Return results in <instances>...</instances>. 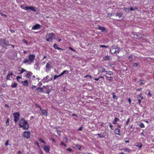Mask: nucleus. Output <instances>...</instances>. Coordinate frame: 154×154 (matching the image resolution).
<instances>
[{"instance_id":"obj_36","label":"nucleus","mask_w":154,"mask_h":154,"mask_svg":"<svg viewBox=\"0 0 154 154\" xmlns=\"http://www.w3.org/2000/svg\"><path fill=\"white\" fill-rule=\"evenodd\" d=\"M39 140L41 142L44 143H45V142L44 141V140L42 138H39Z\"/></svg>"},{"instance_id":"obj_44","label":"nucleus","mask_w":154,"mask_h":154,"mask_svg":"<svg viewBox=\"0 0 154 154\" xmlns=\"http://www.w3.org/2000/svg\"><path fill=\"white\" fill-rule=\"evenodd\" d=\"M138 66V63H135L134 64L133 66L135 67H137Z\"/></svg>"},{"instance_id":"obj_54","label":"nucleus","mask_w":154,"mask_h":154,"mask_svg":"<svg viewBox=\"0 0 154 154\" xmlns=\"http://www.w3.org/2000/svg\"><path fill=\"white\" fill-rule=\"evenodd\" d=\"M21 8L23 9H25V7L24 5H22L21 6Z\"/></svg>"},{"instance_id":"obj_56","label":"nucleus","mask_w":154,"mask_h":154,"mask_svg":"<svg viewBox=\"0 0 154 154\" xmlns=\"http://www.w3.org/2000/svg\"><path fill=\"white\" fill-rule=\"evenodd\" d=\"M129 121V119H128L127 121L126 125H128V124Z\"/></svg>"},{"instance_id":"obj_59","label":"nucleus","mask_w":154,"mask_h":154,"mask_svg":"<svg viewBox=\"0 0 154 154\" xmlns=\"http://www.w3.org/2000/svg\"><path fill=\"white\" fill-rule=\"evenodd\" d=\"M64 74V73L63 72L60 74L59 75H60V76H61L63 75Z\"/></svg>"},{"instance_id":"obj_10","label":"nucleus","mask_w":154,"mask_h":154,"mask_svg":"<svg viewBox=\"0 0 154 154\" xmlns=\"http://www.w3.org/2000/svg\"><path fill=\"white\" fill-rule=\"evenodd\" d=\"M41 25L38 24H36L35 25H34L32 28V29H41Z\"/></svg>"},{"instance_id":"obj_35","label":"nucleus","mask_w":154,"mask_h":154,"mask_svg":"<svg viewBox=\"0 0 154 154\" xmlns=\"http://www.w3.org/2000/svg\"><path fill=\"white\" fill-rule=\"evenodd\" d=\"M107 71L104 68H102L101 70V72H106Z\"/></svg>"},{"instance_id":"obj_3","label":"nucleus","mask_w":154,"mask_h":154,"mask_svg":"<svg viewBox=\"0 0 154 154\" xmlns=\"http://www.w3.org/2000/svg\"><path fill=\"white\" fill-rule=\"evenodd\" d=\"M0 44L1 45L3 48H7V46L10 45L9 44V41L8 40L2 39L0 40Z\"/></svg>"},{"instance_id":"obj_51","label":"nucleus","mask_w":154,"mask_h":154,"mask_svg":"<svg viewBox=\"0 0 154 154\" xmlns=\"http://www.w3.org/2000/svg\"><path fill=\"white\" fill-rule=\"evenodd\" d=\"M1 14L2 15V16H3L4 17H7V15H6L5 14H3L2 13H1Z\"/></svg>"},{"instance_id":"obj_4","label":"nucleus","mask_w":154,"mask_h":154,"mask_svg":"<svg viewBox=\"0 0 154 154\" xmlns=\"http://www.w3.org/2000/svg\"><path fill=\"white\" fill-rule=\"evenodd\" d=\"M46 37L47 41L48 42H51L55 38V36L54 33H51L48 34L46 36Z\"/></svg>"},{"instance_id":"obj_22","label":"nucleus","mask_w":154,"mask_h":154,"mask_svg":"<svg viewBox=\"0 0 154 154\" xmlns=\"http://www.w3.org/2000/svg\"><path fill=\"white\" fill-rule=\"evenodd\" d=\"M119 121V119L117 117H116L115 118L114 121L113 122V123L114 124H116V122Z\"/></svg>"},{"instance_id":"obj_26","label":"nucleus","mask_w":154,"mask_h":154,"mask_svg":"<svg viewBox=\"0 0 154 154\" xmlns=\"http://www.w3.org/2000/svg\"><path fill=\"white\" fill-rule=\"evenodd\" d=\"M17 85V83H12L11 85V87L12 88H15Z\"/></svg>"},{"instance_id":"obj_8","label":"nucleus","mask_w":154,"mask_h":154,"mask_svg":"<svg viewBox=\"0 0 154 154\" xmlns=\"http://www.w3.org/2000/svg\"><path fill=\"white\" fill-rule=\"evenodd\" d=\"M23 137L27 139L29 138L30 137V132L28 131H24L23 134Z\"/></svg>"},{"instance_id":"obj_62","label":"nucleus","mask_w":154,"mask_h":154,"mask_svg":"<svg viewBox=\"0 0 154 154\" xmlns=\"http://www.w3.org/2000/svg\"><path fill=\"white\" fill-rule=\"evenodd\" d=\"M109 127H110V128L112 130H113V129L112 128V125H109Z\"/></svg>"},{"instance_id":"obj_32","label":"nucleus","mask_w":154,"mask_h":154,"mask_svg":"<svg viewBox=\"0 0 154 154\" xmlns=\"http://www.w3.org/2000/svg\"><path fill=\"white\" fill-rule=\"evenodd\" d=\"M54 47L55 49H61L60 48H59V47H58L57 45L56 44H54Z\"/></svg>"},{"instance_id":"obj_15","label":"nucleus","mask_w":154,"mask_h":154,"mask_svg":"<svg viewBox=\"0 0 154 154\" xmlns=\"http://www.w3.org/2000/svg\"><path fill=\"white\" fill-rule=\"evenodd\" d=\"M51 64L49 63H47L46 65V72H47L51 69Z\"/></svg>"},{"instance_id":"obj_38","label":"nucleus","mask_w":154,"mask_h":154,"mask_svg":"<svg viewBox=\"0 0 154 154\" xmlns=\"http://www.w3.org/2000/svg\"><path fill=\"white\" fill-rule=\"evenodd\" d=\"M6 125L7 126H8L9 125V119L8 118L6 121Z\"/></svg>"},{"instance_id":"obj_45","label":"nucleus","mask_w":154,"mask_h":154,"mask_svg":"<svg viewBox=\"0 0 154 154\" xmlns=\"http://www.w3.org/2000/svg\"><path fill=\"white\" fill-rule=\"evenodd\" d=\"M22 78V77L19 76H17L16 78V79L17 81H18V79H21Z\"/></svg>"},{"instance_id":"obj_18","label":"nucleus","mask_w":154,"mask_h":154,"mask_svg":"<svg viewBox=\"0 0 154 154\" xmlns=\"http://www.w3.org/2000/svg\"><path fill=\"white\" fill-rule=\"evenodd\" d=\"M115 133L116 134H117L118 135L120 134V130L119 129H116L114 131Z\"/></svg>"},{"instance_id":"obj_31","label":"nucleus","mask_w":154,"mask_h":154,"mask_svg":"<svg viewBox=\"0 0 154 154\" xmlns=\"http://www.w3.org/2000/svg\"><path fill=\"white\" fill-rule=\"evenodd\" d=\"M128 59L130 61H132L133 59V55H131L128 57Z\"/></svg>"},{"instance_id":"obj_41","label":"nucleus","mask_w":154,"mask_h":154,"mask_svg":"<svg viewBox=\"0 0 154 154\" xmlns=\"http://www.w3.org/2000/svg\"><path fill=\"white\" fill-rule=\"evenodd\" d=\"M10 76L8 74V75L6 77V79L7 80H10Z\"/></svg>"},{"instance_id":"obj_42","label":"nucleus","mask_w":154,"mask_h":154,"mask_svg":"<svg viewBox=\"0 0 154 154\" xmlns=\"http://www.w3.org/2000/svg\"><path fill=\"white\" fill-rule=\"evenodd\" d=\"M97 135L99 136L100 137V138L104 137L103 135L101 134H98Z\"/></svg>"},{"instance_id":"obj_50","label":"nucleus","mask_w":154,"mask_h":154,"mask_svg":"<svg viewBox=\"0 0 154 154\" xmlns=\"http://www.w3.org/2000/svg\"><path fill=\"white\" fill-rule=\"evenodd\" d=\"M8 140L6 141V142H5V145L6 146H7L8 145Z\"/></svg>"},{"instance_id":"obj_21","label":"nucleus","mask_w":154,"mask_h":154,"mask_svg":"<svg viewBox=\"0 0 154 154\" xmlns=\"http://www.w3.org/2000/svg\"><path fill=\"white\" fill-rule=\"evenodd\" d=\"M98 29L100 30H101L102 31H105L106 30L105 29L104 27H101V26H99Z\"/></svg>"},{"instance_id":"obj_17","label":"nucleus","mask_w":154,"mask_h":154,"mask_svg":"<svg viewBox=\"0 0 154 154\" xmlns=\"http://www.w3.org/2000/svg\"><path fill=\"white\" fill-rule=\"evenodd\" d=\"M74 147L75 149H78L79 150L81 149V146L79 144H74Z\"/></svg>"},{"instance_id":"obj_14","label":"nucleus","mask_w":154,"mask_h":154,"mask_svg":"<svg viewBox=\"0 0 154 154\" xmlns=\"http://www.w3.org/2000/svg\"><path fill=\"white\" fill-rule=\"evenodd\" d=\"M21 83L24 86H27L29 85V82L27 80L22 81Z\"/></svg>"},{"instance_id":"obj_29","label":"nucleus","mask_w":154,"mask_h":154,"mask_svg":"<svg viewBox=\"0 0 154 154\" xmlns=\"http://www.w3.org/2000/svg\"><path fill=\"white\" fill-rule=\"evenodd\" d=\"M21 71L20 70V69H19V71H20V74H22V73L23 72H26V71H27L26 70H25V69H23V68H21Z\"/></svg>"},{"instance_id":"obj_47","label":"nucleus","mask_w":154,"mask_h":154,"mask_svg":"<svg viewBox=\"0 0 154 154\" xmlns=\"http://www.w3.org/2000/svg\"><path fill=\"white\" fill-rule=\"evenodd\" d=\"M69 48L70 50H72V51H73L74 52L75 51L74 49H73L71 47H69Z\"/></svg>"},{"instance_id":"obj_48","label":"nucleus","mask_w":154,"mask_h":154,"mask_svg":"<svg viewBox=\"0 0 154 154\" xmlns=\"http://www.w3.org/2000/svg\"><path fill=\"white\" fill-rule=\"evenodd\" d=\"M124 150L127 151L128 152H129L130 151V150L128 148H126L124 149Z\"/></svg>"},{"instance_id":"obj_1","label":"nucleus","mask_w":154,"mask_h":154,"mask_svg":"<svg viewBox=\"0 0 154 154\" xmlns=\"http://www.w3.org/2000/svg\"><path fill=\"white\" fill-rule=\"evenodd\" d=\"M19 125L20 128H22L24 130H27L29 128L27 122L24 118H22L19 121Z\"/></svg>"},{"instance_id":"obj_6","label":"nucleus","mask_w":154,"mask_h":154,"mask_svg":"<svg viewBox=\"0 0 154 154\" xmlns=\"http://www.w3.org/2000/svg\"><path fill=\"white\" fill-rule=\"evenodd\" d=\"M52 76L51 77H49L48 75H47L43 79L42 81L44 83L47 82L52 80Z\"/></svg>"},{"instance_id":"obj_5","label":"nucleus","mask_w":154,"mask_h":154,"mask_svg":"<svg viewBox=\"0 0 154 154\" xmlns=\"http://www.w3.org/2000/svg\"><path fill=\"white\" fill-rule=\"evenodd\" d=\"M14 118V122L15 123L17 122L19 119L20 113L19 112H17L13 114Z\"/></svg>"},{"instance_id":"obj_28","label":"nucleus","mask_w":154,"mask_h":154,"mask_svg":"<svg viewBox=\"0 0 154 154\" xmlns=\"http://www.w3.org/2000/svg\"><path fill=\"white\" fill-rule=\"evenodd\" d=\"M112 94L113 95L112 98L114 99L115 100V99H117V97L116 95H115L114 93L113 92L112 93Z\"/></svg>"},{"instance_id":"obj_27","label":"nucleus","mask_w":154,"mask_h":154,"mask_svg":"<svg viewBox=\"0 0 154 154\" xmlns=\"http://www.w3.org/2000/svg\"><path fill=\"white\" fill-rule=\"evenodd\" d=\"M109 56H106L103 57L104 60H109Z\"/></svg>"},{"instance_id":"obj_34","label":"nucleus","mask_w":154,"mask_h":154,"mask_svg":"<svg viewBox=\"0 0 154 154\" xmlns=\"http://www.w3.org/2000/svg\"><path fill=\"white\" fill-rule=\"evenodd\" d=\"M139 126L141 128H143L144 127V124L142 123H141L140 124Z\"/></svg>"},{"instance_id":"obj_46","label":"nucleus","mask_w":154,"mask_h":154,"mask_svg":"<svg viewBox=\"0 0 154 154\" xmlns=\"http://www.w3.org/2000/svg\"><path fill=\"white\" fill-rule=\"evenodd\" d=\"M63 140H65L66 143L68 142V139L66 137H64L63 138Z\"/></svg>"},{"instance_id":"obj_61","label":"nucleus","mask_w":154,"mask_h":154,"mask_svg":"<svg viewBox=\"0 0 154 154\" xmlns=\"http://www.w3.org/2000/svg\"><path fill=\"white\" fill-rule=\"evenodd\" d=\"M5 107H7L8 108H9V106L7 104H5Z\"/></svg>"},{"instance_id":"obj_30","label":"nucleus","mask_w":154,"mask_h":154,"mask_svg":"<svg viewBox=\"0 0 154 154\" xmlns=\"http://www.w3.org/2000/svg\"><path fill=\"white\" fill-rule=\"evenodd\" d=\"M37 88L36 87V86H35V85H33L31 87V89L32 90L35 91V90L36 89V88Z\"/></svg>"},{"instance_id":"obj_39","label":"nucleus","mask_w":154,"mask_h":154,"mask_svg":"<svg viewBox=\"0 0 154 154\" xmlns=\"http://www.w3.org/2000/svg\"><path fill=\"white\" fill-rule=\"evenodd\" d=\"M100 47L101 48L103 47V48H107L108 47V46H106V45H100Z\"/></svg>"},{"instance_id":"obj_40","label":"nucleus","mask_w":154,"mask_h":154,"mask_svg":"<svg viewBox=\"0 0 154 154\" xmlns=\"http://www.w3.org/2000/svg\"><path fill=\"white\" fill-rule=\"evenodd\" d=\"M88 77L89 78V79H91V78H92V76L91 75H86L85 76V78H87V77Z\"/></svg>"},{"instance_id":"obj_25","label":"nucleus","mask_w":154,"mask_h":154,"mask_svg":"<svg viewBox=\"0 0 154 154\" xmlns=\"http://www.w3.org/2000/svg\"><path fill=\"white\" fill-rule=\"evenodd\" d=\"M122 16V13H118L116 14V16H118L119 17H121Z\"/></svg>"},{"instance_id":"obj_23","label":"nucleus","mask_w":154,"mask_h":154,"mask_svg":"<svg viewBox=\"0 0 154 154\" xmlns=\"http://www.w3.org/2000/svg\"><path fill=\"white\" fill-rule=\"evenodd\" d=\"M107 78V79H108V80L109 81H113V78L112 77H109L108 76H105Z\"/></svg>"},{"instance_id":"obj_7","label":"nucleus","mask_w":154,"mask_h":154,"mask_svg":"<svg viewBox=\"0 0 154 154\" xmlns=\"http://www.w3.org/2000/svg\"><path fill=\"white\" fill-rule=\"evenodd\" d=\"M35 56L34 54H30L29 56V61L32 63L33 62L35 58Z\"/></svg>"},{"instance_id":"obj_57","label":"nucleus","mask_w":154,"mask_h":154,"mask_svg":"<svg viewBox=\"0 0 154 154\" xmlns=\"http://www.w3.org/2000/svg\"><path fill=\"white\" fill-rule=\"evenodd\" d=\"M8 75H9L10 76H12L13 75V72H11L9 74H8Z\"/></svg>"},{"instance_id":"obj_2","label":"nucleus","mask_w":154,"mask_h":154,"mask_svg":"<svg viewBox=\"0 0 154 154\" xmlns=\"http://www.w3.org/2000/svg\"><path fill=\"white\" fill-rule=\"evenodd\" d=\"M120 49L116 45H113L110 48V51L112 54H118L120 51Z\"/></svg>"},{"instance_id":"obj_12","label":"nucleus","mask_w":154,"mask_h":154,"mask_svg":"<svg viewBox=\"0 0 154 154\" xmlns=\"http://www.w3.org/2000/svg\"><path fill=\"white\" fill-rule=\"evenodd\" d=\"M25 10L27 11H28V10H30L34 12H35L36 11V10L32 6H31L30 7L28 6H26L25 7Z\"/></svg>"},{"instance_id":"obj_55","label":"nucleus","mask_w":154,"mask_h":154,"mask_svg":"<svg viewBox=\"0 0 154 154\" xmlns=\"http://www.w3.org/2000/svg\"><path fill=\"white\" fill-rule=\"evenodd\" d=\"M137 146L140 149L142 147V145L141 144L139 146L137 145Z\"/></svg>"},{"instance_id":"obj_24","label":"nucleus","mask_w":154,"mask_h":154,"mask_svg":"<svg viewBox=\"0 0 154 154\" xmlns=\"http://www.w3.org/2000/svg\"><path fill=\"white\" fill-rule=\"evenodd\" d=\"M55 128L56 129V131L57 133L58 134L59 136H60L61 134V131H60L58 130L57 128Z\"/></svg>"},{"instance_id":"obj_9","label":"nucleus","mask_w":154,"mask_h":154,"mask_svg":"<svg viewBox=\"0 0 154 154\" xmlns=\"http://www.w3.org/2000/svg\"><path fill=\"white\" fill-rule=\"evenodd\" d=\"M142 94L140 93L139 95L137 96V98L138 99V103L139 104H140L141 100L143 99V97L142 96Z\"/></svg>"},{"instance_id":"obj_43","label":"nucleus","mask_w":154,"mask_h":154,"mask_svg":"<svg viewBox=\"0 0 154 154\" xmlns=\"http://www.w3.org/2000/svg\"><path fill=\"white\" fill-rule=\"evenodd\" d=\"M69 71L67 70H64L63 72L64 74H68L69 73Z\"/></svg>"},{"instance_id":"obj_53","label":"nucleus","mask_w":154,"mask_h":154,"mask_svg":"<svg viewBox=\"0 0 154 154\" xmlns=\"http://www.w3.org/2000/svg\"><path fill=\"white\" fill-rule=\"evenodd\" d=\"M61 144L62 145H63L65 147H66L67 146L63 142H62L61 143Z\"/></svg>"},{"instance_id":"obj_60","label":"nucleus","mask_w":154,"mask_h":154,"mask_svg":"<svg viewBox=\"0 0 154 154\" xmlns=\"http://www.w3.org/2000/svg\"><path fill=\"white\" fill-rule=\"evenodd\" d=\"M148 95L149 96H152V94H151V93H150V91L149 92V93H148Z\"/></svg>"},{"instance_id":"obj_11","label":"nucleus","mask_w":154,"mask_h":154,"mask_svg":"<svg viewBox=\"0 0 154 154\" xmlns=\"http://www.w3.org/2000/svg\"><path fill=\"white\" fill-rule=\"evenodd\" d=\"M43 148L46 153L49 152L50 148L48 146H44L43 147Z\"/></svg>"},{"instance_id":"obj_33","label":"nucleus","mask_w":154,"mask_h":154,"mask_svg":"<svg viewBox=\"0 0 154 154\" xmlns=\"http://www.w3.org/2000/svg\"><path fill=\"white\" fill-rule=\"evenodd\" d=\"M29 61V59H25L23 61V63H28Z\"/></svg>"},{"instance_id":"obj_20","label":"nucleus","mask_w":154,"mask_h":154,"mask_svg":"<svg viewBox=\"0 0 154 154\" xmlns=\"http://www.w3.org/2000/svg\"><path fill=\"white\" fill-rule=\"evenodd\" d=\"M106 74L110 75H113V72L111 71H107L106 73Z\"/></svg>"},{"instance_id":"obj_63","label":"nucleus","mask_w":154,"mask_h":154,"mask_svg":"<svg viewBox=\"0 0 154 154\" xmlns=\"http://www.w3.org/2000/svg\"><path fill=\"white\" fill-rule=\"evenodd\" d=\"M82 127H80V128L79 129H78V130L79 131H82Z\"/></svg>"},{"instance_id":"obj_58","label":"nucleus","mask_w":154,"mask_h":154,"mask_svg":"<svg viewBox=\"0 0 154 154\" xmlns=\"http://www.w3.org/2000/svg\"><path fill=\"white\" fill-rule=\"evenodd\" d=\"M130 10L131 11H134V9L133 8V7H131L130 8Z\"/></svg>"},{"instance_id":"obj_52","label":"nucleus","mask_w":154,"mask_h":154,"mask_svg":"<svg viewBox=\"0 0 154 154\" xmlns=\"http://www.w3.org/2000/svg\"><path fill=\"white\" fill-rule=\"evenodd\" d=\"M67 150L70 152H71L72 151V150L70 148H68L67 149Z\"/></svg>"},{"instance_id":"obj_16","label":"nucleus","mask_w":154,"mask_h":154,"mask_svg":"<svg viewBox=\"0 0 154 154\" xmlns=\"http://www.w3.org/2000/svg\"><path fill=\"white\" fill-rule=\"evenodd\" d=\"M32 74L31 72H29L26 74V78L29 79L31 78Z\"/></svg>"},{"instance_id":"obj_13","label":"nucleus","mask_w":154,"mask_h":154,"mask_svg":"<svg viewBox=\"0 0 154 154\" xmlns=\"http://www.w3.org/2000/svg\"><path fill=\"white\" fill-rule=\"evenodd\" d=\"M35 91L37 92H43L44 91L42 88L41 87H38L37 88H36L35 90Z\"/></svg>"},{"instance_id":"obj_64","label":"nucleus","mask_w":154,"mask_h":154,"mask_svg":"<svg viewBox=\"0 0 154 154\" xmlns=\"http://www.w3.org/2000/svg\"><path fill=\"white\" fill-rule=\"evenodd\" d=\"M142 90V88H138L137 90V91H141Z\"/></svg>"},{"instance_id":"obj_19","label":"nucleus","mask_w":154,"mask_h":154,"mask_svg":"<svg viewBox=\"0 0 154 154\" xmlns=\"http://www.w3.org/2000/svg\"><path fill=\"white\" fill-rule=\"evenodd\" d=\"M42 114L44 116H47V112L46 110H43L42 111Z\"/></svg>"},{"instance_id":"obj_49","label":"nucleus","mask_w":154,"mask_h":154,"mask_svg":"<svg viewBox=\"0 0 154 154\" xmlns=\"http://www.w3.org/2000/svg\"><path fill=\"white\" fill-rule=\"evenodd\" d=\"M109 65H110V66H111V67H112L113 68H114V65L113 64L111 63V64H109Z\"/></svg>"},{"instance_id":"obj_37","label":"nucleus","mask_w":154,"mask_h":154,"mask_svg":"<svg viewBox=\"0 0 154 154\" xmlns=\"http://www.w3.org/2000/svg\"><path fill=\"white\" fill-rule=\"evenodd\" d=\"M60 77L59 75H54V80L56 79L57 78H58V77Z\"/></svg>"}]
</instances>
